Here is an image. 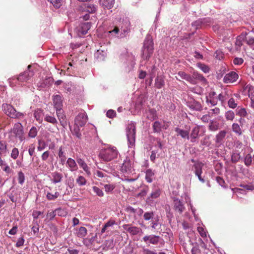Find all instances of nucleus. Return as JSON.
Here are the masks:
<instances>
[{"instance_id":"423d86ee","label":"nucleus","mask_w":254,"mask_h":254,"mask_svg":"<svg viewBox=\"0 0 254 254\" xmlns=\"http://www.w3.org/2000/svg\"><path fill=\"white\" fill-rule=\"evenodd\" d=\"M142 241L148 245H163L164 243L163 240L160 236L155 235H145L142 238Z\"/></svg>"},{"instance_id":"473e14b6","label":"nucleus","mask_w":254,"mask_h":254,"mask_svg":"<svg viewBox=\"0 0 254 254\" xmlns=\"http://www.w3.org/2000/svg\"><path fill=\"white\" fill-rule=\"evenodd\" d=\"M208 128L210 131H215L220 128V124L216 121L211 120L210 122Z\"/></svg>"},{"instance_id":"f257e3e1","label":"nucleus","mask_w":254,"mask_h":254,"mask_svg":"<svg viewBox=\"0 0 254 254\" xmlns=\"http://www.w3.org/2000/svg\"><path fill=\"white\" fill-rule=\"evenodd\" d=\"M118 151L115 147H110L100 150L99 157L103 161L109 162L117 158Z\"/></svg>"},{"instance_id":"3c124183","label":"nucleus","mask_w":254,"mask_h":254,"mask_svg":"<svg viewBox=\"0 0 254 254\" xmlns=\"http://www.w3.org/2000/svg\"><path fill=\"white\" fill-rule=\"evenodd\" d=\"M246 38V35L242 34L237 37L235 44L237 46L241 47L243 45V41H244Z\"/></svg>"},{"instance_id":"603ef678","label":"nucleus","mask_w":254,"mask_h":254,"mask_svg":"<svg viewBox=\"0 0 254 254\" xmlns=\"http://www.w3.org/2000/svg\"><path fill=\"white\" fill-rule=\"evenodd\" d=\"M225 117L226 120L228 121H233L235 118L234 112L231 110L228 111L226 112Z\"/></svg>"},{"instance_id":"39448f33","label":"nucleus","mask_w":254,"mask_h":254,"mask_svg":"<svg viewBox=\"0 0 254 254\" xmlns=\"http://www.w3.org/2000/svg\"><path fill=\"white\" fill-rule=\"evenodd\" d=\"M124 23L125 24V27H122L121 32L120 34V29L118 27H115L114 29L109 32V33L114 35L116 37L119 38H123L125 36V34L127 33L129 30L130 22L127 19L124 20Z\"/></svg>"},{"instance_id":"9d476101","label":"nucleus","mask_w":254,"mask_h":254,"mask_svg":"<svg viewBox=\"0 0 254 254\" xmlns=\"http://www.w3.org/2000/svg\"><path fill=\"white\" fill-rule=\"evenodd\" d=\"M121 171L123 173L127 175L132 173L133 170L132 164L129 158H126L124 160V163L121 166Z\"/></svg>"},{"instance_id":"052dcab7","label":"nucleus","mask_w":254,"mask_h":254,"mask_svg":"<svg viewBox=\"0 0 254 254\" xmlns=\"http://www.w3.org/2000/svg\"><path fill=\"white\" fill-rule=\"evenodd\" d=\"M94 193L96 194L97 195L102 197L104 195V192L102 190L99 188L97 187L94 186L92 187Z\"/></svg>"},{"instance_id":"dca6fc26","label":"nucleus","mask_w":254,"mask_h":254,"mask_svg":"<svg viewBox=\"0 0 254 254\" xmlns=\"http://www.w3.org/2000/svg\"><path fill=\"white\" fill-rule=\"evenodd\" d=\"M173 205L174 210L179 214H182L185 209V207L183 202L178 198H175L174 199Z\"/></svg>"},{"instance_id":"aec40b11","label":"nucleus","mask_w":254,"mask_h":254,"mask_svg":"<svg viewBox=\"0 0 254 254\" xmlns=\"http://www.w3.org/2000/svg\"><path fill=\"white\" fill-rule=\"evenodd\" d=\"M53 101L54 108L56 109H61L63 107L62 97L60 95H54L53 96Z\"/></svg>"},{"instance_id":"f3484780","label":"nucleus","mask_w":254,"mask_h":254,"mask_svg":"<svg viewBox=\"0 0 254 254\" xmlns=\"http://www.w3.org/2000/svg\"><path fill=\"white\" fill-rule=\"evenodd\" d=\"M33 75V71L28 70L20 74L19 76L16 78V80L21 82H25L28 80Z\"/></svg>"},{"instance_id":"f704fd0d","label":"nucleus","mask_w":254,"mask_h":254,"mask_svg":"<svg viewBox=\"0 0 254 254\" xmlns=\"http://www.w3.org/2000/svg\"><path fill=\"white\" fill-rule=\"evenodd\" d=\"M80 126H78L74 124L73 126V130H71L72 133L73 135H75L77 138L80 139L81 138V133H80Z\"/></svg>"},{"instance_id":"680f3d73","label":"nucleus","mask_w":254,"mask_h":254,"mask_svg":"<svg viewBox=\"0 0 254 254\" xmlns=\"http://www.w3.org/2000/svg\"><path fill=\"white\" fill-rule=\"evenodd\" d=\"M19 155V150L18 149L16 148V147H14L12 149V151H11V154H10V156L13 159H16L18 157Z\"/></svg>"},{"instance_id":"a19ab883","label":"nucleus","mask_w":254,"mask_h":254,"mask_svg":"<svg viewBox=\"0 0 254 254\" xmlns=\"http://www.w3.org/2000/svg\"><path fill=\"white\" fill-rule=\"evenodd\" d=\"M217 98V100H219L221 103V104H223L225 101L228 99V95L226 91L222 92L221 93H220Z\"/></svg>"},{"instance_id":"864d4df0","label":"nucleus","mask_w":254,"mask_h":254,"mask_svg":"<svg viewBox=\"0 0 254 254\" xmlns=\"http://www.w3.org/2000/svg\"><path fill=\"white\" fill-rule=\"evenodd\" d=\"M56 215V211H55V210L52 211L51 212L48 211L46 215V218L45 219V221H46L47 220H48V221H51L55 218Z\"/></svg>"},{"instance_id":"b1692460","label":"nucleus","mask_w":254,"mask_h":254,"mask_svg":"<svg viewBox=\"0 0 254 254\" xmlns=\"http://www.w3.org/2000/svg\"><path fill=\"white\" fill-rule=\"evenodd\" d=\"M199 132V127L198 126H195L192 128L190 135V142H195L196 141V139L198 136Z\"/></svg>"},{"instance_id":"09e8293b","label":"nucleus","mask_w":254,"mask_h":254,"mask_svg":"<svg viewBox=\"0 0 254 254\" xmlns=\"http://www.w3.org/2000/svg\"><path fill=\"white\" fill-rule=\"evenodd\" d=\"M236 115L241 117H246L247 116L248 113L245 108H241L237 109Z\"/></svg>"},{"instance_id":"a211bd4d","label":"nucleus","mask_w":254,"mask_h":254,"mask_svg":"<svg viewBox=\"0 0 254 254\" xmlns=\"http://www.w3.org/2000/svg\"><path fill=\"white\" fill-rule=\"evenodd\" d=\"M107 56V50L105 47H102L97 50L94 54L95 58L99 61H104Z\"/></svg>"},{"instance_id":"79ce46f5","label":"nucleus","mask_w":254,"mask_h":254,"mask_svg":"<svg viewBox=\"0 0 254 254\" xmlns=\"http://www.w3.org/2000/svg\"><path fill=\"white\" fill-rule=\"evenodd\" d=\"M191 77H193V79L195 81V80H198L203 82L206 81V79L203 77V76L197 71H193Z\"/></svg>"},{"instance_id":"f03ea898","label":"nucleus","mask_w":254,"mask_h":254,"mask_svg":"<svg viewBox=\"0 0 254 254\" xmlns=\"http://www.w3.org/2000/svg\"><path fill=\"white\" fill-rule=\"evenodd\" d=\"M154 51L153 42L151 36L147 35L144 41L142 50V57L144 60H148Z\"/></svg>"},{"instance_id":"c756f323","label":"nucleus","mask_w":254,"mask_h":254,"mask_svg":"<svg viewBox=\"0 0 254 254\" xmlns=\"http://www.w3.org/2000/svg\"><path fill=\"white\" fill-rule=\"evenodd\" d=\"M146 114V118L151 121L157 118V112L154 109H149Z\"/></svg>"},{"instance_id":"4be33fe9","label":"nucleus","mask_w":254,"mask_h":254,"mask_svg":"<svg viewBox=\"0 0 254 254\" xmlns=\"http://www.w3.org/2000/svg\"><path fill=\"white\" fill-rule=\"evenodd\" d=\"M161 191L159 189H155L150 193L147 197L146 202L148 203L152 202L155 199L157 198L160 195Z\"/></svg>"},{"instance_id":"393cba45","label":"nucleus","mask_w":254,"mask_h":254,"mask_svg":"<svg viewBox=\"0 0 254 254\" xmlns=\"http://www.w3.org/2000/svg\"><path fill=\"white\" fill-rule=\"evenodd\" d=\"M178 74L182 79H185L186 80L192 84H195L196 83V81L193 79V77H191V76L187 74L184 71H180L178 73Z\"/></svg>"},{"instance_id":"72a5a7b5","label":"nucleus","mask_w":254,"mask_h":254,"mask_svg":"<svg viewBox=\"0 0 254 254\" xmlns=\"http://www.w3.org/2000/svg\"><path fill=\"white\" fill-rule=\"evenodd\" d=\"M164 79L162 76H157L155 79V85L158 89L161 88L164 85Z\"/></svg>"},{"instance_id":"de8ad7c7","label":"nucleus","mask_w":254,"mask_h":254,"mask_svg":"<svg viewBox=\"0 0 254 254\" xmlns=\"http://www.w3.org/2000/svg\"><path fill=\"white\" fill-rule=\"evenodd\" d=\"M76 183L79 186H83L86 184L87 181L82 176H78L76 180Z\"/></svg>"},{"instance_id":"f8f14e48","label":"nucleus","mask_w":254,"mask_h":254,"mask_svg":"<svg viewBox=\"0 0 254 254\" xmlns=\"http://www.w3.org/2000/svg\"><path fill=\"white\" fill-rule=\"evenodd\" d=\"M239 75L235 71H231L226 74L223 78V82L225 83H232L237 80Z\"/></svg>"},{"instance_id":"ea45409f","label":"nucleus","mask_w":254,"mask_h":254,"mask_svg":"<svg viewBox=\"0 0 254 254\" xmlns=\"http://www.w3.org/2000/svg\"><path fill=\"white\" fill-rule=\"evenodd\" d=\"M91 28V23L89 22H85L81 24V30L80 32L82 34L85 35L86 34L88 30H89Z\"/></svg>"},{"instance_id":"2eb2a0df","label":"nucleus","mask_w":254,"mask_h":254,"mask_svg":"<svg viewBox=\"0 0 254 254\" xmlns=\"http://www.w3.org/2000/svg\"><path fill=\"white\" fill-rule=\"evenodd\" d=\"M190 127H186L184 130L180 127H177L175 128V131L177 133V136H180L183 139H190Z\"/></svg>"},{"instance_id":"bb28decb","label":"nucleus","mask_w":254,"mask_h":254,"mask_svg":"<svg viewBox=\"0 0 254 254\" xmlns=\"http://www.w3.org/2000/svg\"><path fill=\"white\" fill-rule=\"evenodd\" d=\"M243 92L244 94H248L249 97H254V87L251 84H246L243 87Z\"/></svg>"},{"instance_id":"0e129e2a","label":"nucleus","mask_w":254,"mask_h":254,"mask_svg":"<svg viewBox=\"0 0 254 254\" xmlns=\"http://www.w3.org/2000/svg\"><path fill=\"white\" fill-rule=\"evenodd\" d=\"M228 106L232 109H235L237 106V103L235 102V99L233 98H231L228 102Z\"/></svg>"},{"instance_id":"13d9d810","label":"nucleus","mask_w":254,"mask_h":254,"mask_svg":"<svg viewBox=\"0 0 254 254\" xmlns=\"http://www.w3.org/2000/svg\"><path fill=\"white\" fill-rule=\"evenodd\" d=\"M35 147L34 144H31L29 145L28 148V153L29 155L32 157V160H33L35 152Z\"/></svg>"},{"instance_id":"4468645a","label":"nucleus","mask_w":254,"mask_h":254,"mask_svg":"<svg viewBox=\"0 0 254 254\" xmlns=\"http://www.w3.org/2000/svg\"><path fill=\"white\" fill-rule=\"evenodd\" d=\"M216 93L214 91L209 93L206 97V102L208 106H214L217 104V98L216 97Z\"/></svg>"},{"instance_id":"2f4dec72","label":"nucleus","mask_w":254,"mask_h":254,"mask_svg":"<svg viewBox=\"0 0 254 254\" xmlns=\"http://www.w3.org/2000/svg\"><path fill=\"white\" fill-rule=\"evenodd\" d=\"M58 156L60 159V163L62 165H64L66 159V153L63 150V146H60L59 149Z\"/></svg>"},{"instance_id":"37998d69","label":"nucleus","mask_w":254,"mask_h":254,"mask_svg":"<svg viewBox=\"0 0 254 254\" xmlns=\"http://www.w3.org/2000/svg\"><path fill=\"white\" fill-rule=\"evenodd\" d=\"M44 120L48 123L52 124L54 125H56L58 124L57 119L54 117L49 115H45Z\"/></svg>"},{"instance_id":"e433bc0d","label":"nucleus","mask_w":254,"mask_h":254,"mask_svg":"<svg viewBox=\"0 0 254 254\" xmlns=\"http://www.w3.org/2000/svg\"><path fill=\"white\" fill-rule=\"evenodd\" d=\"M43 116V111L41 109H37L35 111L34 113V118L40 123L42 122Z\"/></svg>"},{"instance_id":"58836bf2","label":"nucleus","mask_w":254,"mask_h":254,"mask_svg":"<svg viewBox=\"0 0 254 254\" xmlns=\"http://www.w3.org/2000/svg\"><path fill=\"white\" fill-rule=\"evenodd\" d=\"M56 113L58 118L59 120L60 121L61 125L63 126H64L63 121L64 120L65 116L64 114L62 108L56 109Z\"/></svg>"},{"instance_id":"bf43d9fd","label":"nucleus","mask_w":254,"mask_h":254,"mask_svg":"<svg viewBox=\"0 0 254 254\" xmlns=\"http://www.w3.org/2000/svg\"><path fill=\"white\" fill-rule=\"evenodd\" d=\"M17 179H18V183L20 185H22L23 184V183H24V181H25V176H24V173L22 172L19 171L18 173Z\"/></svg>"},{"instance_id":"6e6552de","label":"nucleus","mask_w":254,"mask_h":254,"mask_svg":"<svg viewBox=\"0 0 254 254\" xmlns=\"http://www.w3.org/2000/svg\"><path fill=\"white\" fill-rule=\"evenodd\" d=\"M15 136L21 142L25 140L23 127L20 123L14 124L12 130Z\"/></svg>"},{"instance_id":"1a4fd4ad","label":"nucleus","mask_w":254,"mask_h":254,"mask_svg":"<svg viewBox=\"0 0 254 254\" xmlns=\"http://www.w3.org/2000/svg\"><path fill=\"white\" fill-rule=\"evenodd\" d=\"M203 164L197 162H195L192 167V170L194 173L195 175L198 177V180L202 183H204V179L201 177L202 173V167Z\"/></svg>"},{"instance_id":"5fc2aeb1","label":"nucleus","mask_w":254,"mask_h":254,"mask_svg":"<svg viewBox=\"0 0 254 254\" xmlns=\"http://www.w3.org/2000/svg\"><path fill=\"white\" fill-rule=\"evenodd\" d=\"M56 8H59L62 4L63 0H48Z\"/></svg>"},{"instance_id":"6ab92c4d","label":"nucleus","mask_w":254,"mask_h":254,"mask_svg":"<svg viewBox=\"0 0 254 254\" xmlns=\"http://www.w3.org/2000/svg\"><path fill=\"white\" fill-rule=\"evenodd\" d=\"M227 131L225 130L220 131L215 136V142L219 146L222 144L224 142Z\"/></svg>"},{"instance_id":"0eeeda50","label":"nucleus","mask_w":254,"mask_h":254,"mask_svg":"<svg viewBox=\"0 0 254 254\" xmlns=\"http://www.w3.org/2000/svg\"><path fill=\"white\" fill-rule=\"evenodd\" d=\"M154 212L152 211L145 212L143 216V219L145 221H151L150 227L153 229H156L159 223L158 217H154Z\"/></svg>"},{"instance_id":"8fccbe9b","label":"nucleus","mask_w":254,"mask_h":254,"mask_svg":"<svg viewBox=\"0 0 254 254\" xmlns=\"http://www.w3.org/2000/svg\"><path fill=\"white\" fill-rule=\"evenodd\" d=\"M153 129L155 132H159L161 130L162 126L158 121H155L153 124Z\"/></svg>"},{"instance_id":"9b49d317","label":"nucleus","mask_w":254,"mask_h":254,"mask_svg":"<svg viewBox=\"0 0 254 254\" xmlns=\"http://www.w3.org/2000/svg\"><path fill=\"white\" fill-rule=\"evenodd\" d=\"M87 119L86 113L85 112L82 111L79 113L76 117L74 120V124L78 126H80V127H82L87 123Z\"/></svg>"},{"instance_id":"20e7f679","label":"nucleus","mask_w":254,"mask_h":254,"mask_svg":"<svg viewBox=\"0 0 254 254\" xmlns=\"http://www.w3.org/2000/svg\"><path fill=\"white\" fill-rule=\"evenodd\" d=\"M136 127L135 123L131 122L126 128V134L129 147L133 146L135 144Z\"/></svg>"},{"instance_id":"7ed1b4c3","label":"nucleus","mask_w":254,"mask_h":254,"mask_svg":"<svg viewBox=\"0 0 254 254\" xmlns=\"http://www.w3.org/2000/svg\"><path fill=\"white\" fill-rule=\"evenodd\" d=\"M2 109L5 114L12 119H22L24 117L23 113L18 112L10 104H3Z\"/></svg>"},{"instance_id":"4c0bfd02","label":"nucleus","mask_w":254,"mask_h":254,"mask_svg":"<svg viewBox=\"0 0 254 254\" xmlns=\"http://www.w3.org/2000/svg\"><path fill=\"white\" fill-rule=\"evenodd\" d=\"M87 233V230L84 227H80L76 232V235L78 237L83 238L85 237Z\"/></svg>"},{"instance_id":"49530a36","label":"nucleus","mask_w":254,"mask_h":254,"mask_svg":"<svg viewBox=\"0 0 254 254\" xmlns=\"http://www.w3.org/2000/svg\"><path fill=\"white\" fill-rule=\"evenodd\" d=\"M84 9L85 10L89 13H94L96 11V6L91 4H84Z\"/></svg>"},{"instance_id":"6e6d98bb","label":"nucleus","mask_w":254,"mask_h":254,"mask_svg":"<svg viewBox=\"0 0 254 254\" xmlns=\"http://www.w3.org/2000/svg\"><path fill=\"white\" fill-rule=\"evenodd\" d=\"M37 129L36 127H33L31 128L28 133V135L31 138H34L37 134Z\"/></svg>"},{"instance_id":"e2e57ef3","label":"nucleus","mask_w":254,"mask_h":254,"mask_svg":"<svg viewBox=\"0 0 254 254\" xmlns=\"http://www.w3.org/2000/svg\"><path fill=\"white\" fill-rule=\"evenodd\" d=\"M197 66L201 70H202L204 73H208L209 71V67L203 64H198Z\"/></svg>"},{"instance_id":"ddd939ff","label":"nucleus","mask_w":254,"mask_h":254,"mask_svg":"<svg viewBox=\"0 0 254 254\" xmlns=\"http://www.w3.org/2000/svg\"><path fill=\"white\" fill-rule=\"evenodd\" d=\"M123 228L131 235H136L142 232L140 228L132 226L131 224H124L123 225Z\"/></svg>"},{"instance_id":"412c9836","label":"nucleus","mask_w":254,"mask_h":254,"mask_svg":"<svg viewBox=\"0 0 254 254\" xmlns=\"http://www.w3.org/2000/svg\"><path fill=\"white\" fill-rule=\"evenodd\" d=\"M51 176V182L55 184L61 182L63 178V174L58 172H53Z\"/></svg>"},{"instance_id":"a878e982","label":"nucleus","mask_w":254,"mask_h":254,"mask_svg":"<svg viewBox=\"0 0 254 254\" xmlns=\"http://www.w3.org/2000/svg\"><path fill=\"white\" fill-rule=\"evenodd\" d=\"M77 162L79 165V166L83 169V170L85 171L87 176H89L91 175V173L90 171V169L89 168L86 163L82 159L78 158L77 159Z\"/></svg>"},{"instance_id":"c85d7f7f","label":"nucleus","mask_w":254,"mask_h":254,"mask_svg":"<svg viewBox=\"0 0 254 254\" xmlns=\"http://www.w3.org/2000/svg\"><path fill=\"white\" fill-rule=\"evenodd\" d=\"M100 4L105 8L110 9L113 7L115 0H99Z\"/></svg>"},{"instance_id":"7c9ffc66","label":"nucleus","mask_w":254,"mask_h":254,"mask_svg":"<svg viewBox=\"0 0 254 254\" xmlns=\"http://www.w3.org/2000/svg\"><path fill=\"white\" fill-rule=\"evenodd\" d=\"M116 224V222L114 220L110 219L109 220L107 223L105 224V225L103 226L101 231V234H103L105 232H109V228L113 226L114 225Z\"/></svg>"},{"instance_id":"5701e85b","label":"nucleus","mask_w":254,"mask_h":254,"mask_svg":"<svg viewBox=\"0 0 254 254\" xmlns=\"http://www.w3.org/2000/svg\"><path fill=\"white\" fill-rule=\"evenodd\" d=\"M66 164L69 170L71 172L76 171L78 169V166L75 161L71 158H68L67 159Z\"/></svg>"},{"instance_id":"774afa93","label":"nucleus","mask_w":254,"mask_h":254,"mask_svg":"<svg viewBox=\"0 0 254 254\" xmlns=\"http://www.w3.org/2000/svg\"><path fill=\"white\" fill-rule=\"evenodd\" d=\"M142 254H157V253L155 251H152L144 247L142 248Z\"/></svg>"},{"instance_id":"338daca9","label":"nucleus","mask_w":254,"mask_h":254,"mask_svg":"<svg viewBox=\"0 0 254 254\" xmlns=\"http://www.w3.org/2000/svg\"><path fill=\"white\" fill-rule=\"evenodd\" d=\"M245 164L246 166H249L252 162V156L250 154L246 155L245 158Z\"/></svg>"},{"instance_id":"c9c22d12","label":"nucleus","mask_w":254,"mask_h":254,"mask_svg":"<svg viewBox=\"0 0 254 254\" xmlns=\"http://www.w3.org/2000/svg\"><path fill=\"white\" fill-rule=\"evenodd\" d=\"M154 172L152 170L148 169L145 171V180L147 182L150 183L152 182V178L154 176Z\"/></svg>"},{"instance_id":"4d7b16f0","label":"nucleus","mask_w":254,"mask_h":254,"mask_svg":"<svg viewBox=\"0 0 254 254\" xmlns=\"http://www.w3.org/2000/svg\"><path fill=\"white\" fill-rule=\"evenodd\" d=\"M7 151V146L6 143L4 141H0V152H2V153L4 154L6 153Z\"/></svg>"},{"instance_id":"a18cd8bd","label":"nucleus","mask_w":254,"mask_h":254,"mask_svg":"<svg viewBox=\"0 0 254 254\" xmlns=\"http://www.w3.org/2000/svg\"><path fill=\"white\" fill-rule=\"evenodd\" d=\"M232 130L235 132L236 133L241 135L242 134V129L240 127V126L237 123L233 124L232 126Z\"/></svg>"},{"instance_id":"69168bd1","label":"nucleus","mask_w":254,"mask_h":254,"mask_svg":"<svg viewBox=\"0 0 254 254\" xmlns=\"http://www.w3.org/2000/svg\"><path fill=\"white\" fill-rule=\"evenodd\" d=\"M46 147V143L44 141L39 140L38 146L37 147V150L38 151H41L43 150Z\"/></svg>"},{"instance_id":"c03bdc74","label":"nucleus","mask_w":254,"mask_h":254,"mask_svg":"<svg viewBox=\"0 0 254 254\" xmlns=\"http://www.w3.org/2000/svg\"><path fill=\"white\" fill-rule=\"evenodd\" d=\"M60 195V193L58 191H56L54 194H52L50 192H48L46 194V198L49 200H55Z\"/></svg>"},{"instance_id":"cd10ccee","label":"nucleus","mask_w":254,"mask_h":254,"mask_svg":"<svg viewBox=\"0 0 254 254\" xmlns=\"http://www.w3.org/2000/svg\"><path fill=\"white\" fill-rule=\"evenodd\" d=\"M189 107L196 111H200L202 110V107L201 104L195 100H193L189 103Z\"/></svg>"}]
</instances>
